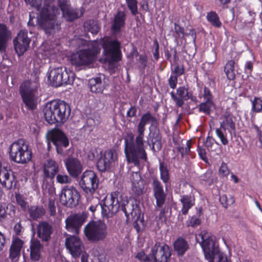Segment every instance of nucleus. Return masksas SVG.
Returning <instances> with one entry per match:
<instances>
[{
	"label": "nucleus",
	"instance_id": "b1692460",
	"mask_svg": "<svg viewBox=\"0 0 262 262\" xmlns=\"http://www.w3.org/2000/svg\"><path fill=\"white\" fill-rule=\"evenodd\" d=\"M170 95L176 105L179 107H182L184 104V101L188 100L190 97V94L188 90L184 86L179 88L177 90V94L173 92H171Z\"/></svg>",
	"mask_w": 262,
	"mask_h": 262
},
{
	"label": "nucleus",
	"instance_id": "09e8293b",
	"mask_svg": "<svg viewBox=\"0 0 262 262\" xmlns=\"http://www.w3.org/2000/svg\"><path fill=\"white\" fill-rule=\"evenodd\" d=\"M128 9L133 15L138 13L137 0H126Z\"/></svg>",
	"mask_w": 262,
	"mask_h": 262
},
{
	"label": "nucleus",
	"instance_id": "5fc2aeb1",
	"mask_svg": "<svg viewBox=\"0 0 262 262\" xmlns=\"http://www.w3.org/2000/svg\"><path fill=\"white\" fill-rule=\"evenodd\" d=\"M209 262H229L227 258L222 253L220 255H216L212 259L208 260Z\"/></svg>",
	"mask_w": 262,
	"mask_h": 262
},
{
	"label": "nucleus",
	"instance_id": "79ce46f5",
	"mask_svg": "<svg viewBox=\"0 0 262 262\" xmlns=\"http://www.w3.org/2000/svg\"><path fill=\"white\" fill-rule=\"evenodd\" d=\"M191 146V141L185 140L184 141V143L182 142V146H179L177 147V149L181 153V155L183 157L184 155L189 154V152H190Z\"/></svg>",
	"mask_w": 262,
	"mask_h": 262
},
{
	"label": "nucleus",
	"instance_id": "0e129e2a",
	"mask_svg": "<svg viewBox=\"0 0 262 262\" xmlns=\"http://www.w3.org/2000/svg\"><path fill=\"white\" fill-rule=\"evenodd\" d=\"M173 72V74H174V76H177V77H178L183 74L184 72V69L183 68L180 67L179 66H177L174 68Z\"/></svg>",
	"mask_w": 262,
	"mask_h": 262
},
{
	"label": "nucleus",
	"instance_id": "7ed1b4c3",
	"mask_svg": "<svg viewBox=\"0 0 262 262\" xmlns=\"http://www.w3.org/2000/svg\"><path fill=\"white\" fill-rule=\"evenodd\" d=\"M43 112L45 119L49 123H64L70 115L71 108L63 101H54L46 104Z\"/></svg>",
	"mask_w": 262,
	"mask_h": 262
},
{
	"label": "nucleus",
	"instance_id": "bb28decb",
	"mask_svg": "<svg viewBox=\"0 0 262 262\" xmlns=\"http://www.w3.org/2000/svg\"><path fill=\"white\" fill-rule=\"evenodd\" d=\"M30 258L33 261H38L41 257L43 246L38 239H32L30 243Z\"/></svg>",
	"mask_w": 262,
	"mask_h": 262
},
{
	"label": "nucleus",
	"instance_id": "e2e57ef3",
	"mask_svg": "<svg viewBox=\"0 0 262 262\" xmlns=\"http://www.w3.org/2000/svg\"><path fill=\"white\" fill-rule=\"evenodd\" d=\"M174 30L176 34L179 37H183L184 35V29L177 24H174Z\"/></svg>",
	"mask_w": 262,
	"mask_h": 262
},
{
	"label": "nucleus",
	"instance_id": "2eb2a0df",
	"mask_svg": "<svg viewBox=\"0 0 262 262\" xmlns=\"http://www.w3.org/2000/svg\"><path fill=\"white\" fill-rule=\"evenodd\" d=\"M117 160L116 152L113 150L105 151L99 158L97 167L100 171H105L110 169Z\"/></svg>",
	"mask_w": 262,
	"mask_h": 262
},
{
	"label": "nucleus",
	"instance_id": "2f4dec72",
	"mask_svg": "<svg viewBox=\"0 0 262 262\" xmlns=\"http://www.w3.org/2000/svg\"><path fill=\"white\" fill-rule=\"evenodd\" d=\"M174 250L179 255L182 256L189 248L188 243L182 237H179L174 243Z\"/></svg>",
	"mask_w": 262,
	"mask_h": 262
},
{
	"label": "nucleus",
	"instance_id": "4d7b16f0",
	"mask_svg": "<svg viewBox=\"0 0 262 262\" xmlns=\"http://www.w3.org/2000/svg\"><path fill=\"white\" fill-rule=\"evenodd\" d=\"M48 208L51 215L56 214V206L54 199L50 198L48 203Z\"/></svg>",
	"mask_w": 262,
	"mask_h": 262
},
{
	"label": "nucleus",
	"instance_id": "3c124183",
	"mask_svg": "<svg viewBox=\"0 0 262 262\" xmlns=\"http://www.w3.org/2000/svg\"><path fill=\"white\" fill-rule=\"evenodd\" d=\"M24 243L23 241L19 238H16L13 241L11 248L21 251V250L23 247Z\"/></svg>",
	"mask_w": 262,
	"mask_h": 262
},
{
	"label": "nucleus",
	"instance_id": "680f3d73",
	"mask_svg": "<svg viewBox=\"0 0 262 262\" xmlns=\"http://www.w3.org/2000/svg\"><path fill=\"white\" fill-rule=\"evenodd\" d=\"M201 224V220L196 217L193 216L190 221L188 223V226L195 227Z\"/></svg>",
	"mask_w": 262,
	"mask_h": 262
},
{
	"label": "nucleus",
	"instance_id": "4468645a",
	"mask_svg": "<svg viewBox=\"0 0 262 262\" xmlns=\"http://www.w3.org/2000/svg\"><path fill=\"white\" fill-rule=\"evenodd\" d=\"M150 262H167L171 256L168 246L156 243L151 249Z\"/></svg>",
	"mask_w": 262,
	"mask_h": 262
},
{
	"label": "nucleus",
	"instance_id": "473e14b6",
	"mask_svg": "<svg viewBox=\"0 0 262 262\" xmlns=\"http://www.w3.org/2000/svg\"><path fill=\"white\" fill-rule=\"evenodd\" d=\"M121 209L124 212L127 218L129 217V215L132 216H136L138 211L137 205L134 204L133 202L129 201H127L121 206Z\"/></svg>",
	"mask_w": 262,
	"mask_h": 262
},
{
	"label": "nucleus",
	"instance_id": "49530a36",
	"mask_svg": "<svg viewBox=\"0 0 262 262\" xmlns=\"http://www.w3.org/2000/svg\"><path fill=\"white\" fill-rule=\"evenodd\" d=\"M99 205V200L97 198H92L88 201L86 207H88L89 210L94 213Z\"/></svg>",
	"mask_w": 262,
	"mask_h": 262
},
{
	"label": "nucleus",
	"instance_id": "9d476101",
	"mask_svg": "<svg viewBox=\"0 0 262 262\" xmlns=\"http://www.w3.org/2000/svg\"><path fill=\"white\" fill-rule=\"evenodd\" d=\"M79 183L86 193L92 195L98 188L99 180L93 171L86 170L82 174Z\"/></svg>",
	"mask_w": 262,
	"mask_h": 262
},
{
	"label": "nucleus",
	"instance_id": "39448f33",
	"mask_svg": "<svg viewBox=\"0 0 262 262\" xmlns=\"http://www.w3.org/2000/svg\"><path fill=\"white\" fill-rule=\"evenodd\" d=\"M38 80L35 78L34 81L28 80L23 83L20 87V93L23 102L30 110H34L37 104V91Z\"/></svg>",
	"mask_w": 262,
	"mask_h": 262
},
{
	"label": "nucleus",
	"instance_id": "1a4fd4ad",
	"mask_svg": "<svg viewBox=\"0 0 262 262\" xmlns=\"http://www.w3.org/2000/svg\"><path fill=\"white\" fill-rule=\"evenodd\" d=\"M199 237L201 239L200 244L207 259H212L216 255L222 253L215 244L214 237L210 236L207 231H202Z\"/></svg>",
	"mask_w": 262,
	"mask_h": 262
},
{
	"label": "nucleus",
	"instance_id": "6e6552de",
	"mask_svg": "<svg viewBox=\"0 0 262 262\" xmlns=\"http://www.w3.org/2000/svg\"><path fill=\"white\" fill-rule=\"evenodd\" d=\"M97 46L98 43L94 42L93 50L90 49H82L73 54L71 58L72 64L78 68L92 63L100 50V48H97Z\"/></svg>",
	"mask_w": 262,
	"mask_h": 262
},
{
	"label": "nucleus",
	"instance_id": "5701e85b",
	"mask_svg": "<svg viewBox=\"0 0 262 262\" xmlns=\"http://www.w3.org/2000/svg\"><path fill=\"white\" fill-rule=\"evenodd\" d=\"M59 164L55 160L49 159L47 160L43 165V172L46 178L53 179L58 172Z\"/></svg>",
	"mask_w": 262,
	"mask_h": 262
},
{
	"label": "nucleus",
	"instance_id": "dca6fc26",
	"mask_svg": "<svg viewBox=\"0 0 262 262\" xmlns=\"http://www.w3.org/2000/svg\"><path fill=\"white\" fill-rule=\"evenodd\" d=\"M57 4L62 12L63 16L68 21H73L82 15L80 10L70 6L68 0H57Z\"/></svg>",
	"mask_w": 262,
	"mask_h": 262
},
{
	"label": "nucleus",
	"instance_id": "412c9836",
	"mask_svg": "<svg viewBox=\"0 0 262 262\" xmlns=\"http://www.w3.org/2000/svg\"><path fill=\"white\" fill-rule=\"evenodd\" d=\"M13 172L5 167L0 168V183L7 189H12L15 186Z\"/></svg>",
	"mask_w": 262,
	"mask_h": 262
},
{
	"label": "nucleus",
	"instance_id": "a18cd8bd",
	"mask_svg": "<svg viewBox=\"0 0 262 262\" xmlns=\"http://www.w3.org/2000/svg\"><path fill=\"white\" fill-rule=\"evenodd\" d=\"M220 201L224 208H227L234 203V199L232 196H228L226 194H223L220 197Z\"/></svg>",
	"mask_w": 262,
	"mask_h": 262
},
{
	"label": "nucleus",
	"instance_id": "cd10ccee",
	"mask_svg": "<svg viewBox=\"0 0 262 262\" xmlns=\"http://www.w3.org/2000/svg\"><path fill=\"white\" fill-rule=\"evenodd\" d=\"M52 233V226L47 222H42L37 225V236L42 241H48Z\"/></svg>",
	"mask_w": 262,
	"mask_h": 262
},
{
	"label": "nucleus",
	"instance_id": "58836bf2",
	"mask_svg": "<svg viewBox=\"0 0 262 262\" xmlns=\"http://www.w3.org/2000/svg\"><path fill=\"white\" fill-rule=\"evenodd\" d=\"M234 65V61L231 60L228 61L225 66V72L226 73L228 78L230 80H233L235 77Z\"/></svg>",
	"mask_w": 262,
	"mask_h": 262
},
{
	"label": "nucleus",
	"instance_id": "6ab92c4d",
	"mask_svg": "<svg viewBox=\"0 0 262 262\" xmlns=\"http://www.w3.org/2000/svg\"><path fill=\"white\" fill-rule=\"evenodd\" d=\"M14 48L16 52L20 56L28 49L30 39L27 35V32L24 30L20 31L13 40Z\"/></svg>",
	"mask_w": 262,
	"mask_h": 262
},
{
	"label": "nucleus",
	"instance_id": "6e6d98bb",
	"mask_svg": "<svg viewBox=\"0 0 262 262\" xmlns=\"http://www.w3.org/2000/svg\"><path fill=\"white\" fill-rule=\"evenodd\" d=\"M15 197L17 204L22 209L25 210L27 207V203L25 200L24 198L20 194H16Z\"/></svg>",
	"mask_w": 262,
	"mask_h": 262
},
{
	"label": "nucleus",
	"instance_id": "de8ad7c7",
	"mask_svg": "<svg viewBox=\"0 0 262 262\" xmlns=\"http://www.w3.org/2000/svg\"><path fill=\"white\" fill-rule=\"evenodd\" d=\"M252 110L256 113L262 111V100L259 98L255 97L252 101Z\"/></svg>",
	"mask_w": 262,
	"mask_h": 262
},
{
	"label": "nucleus",
	"instance_id": "c03bdc74",
	"mask_svg": "<svg viewBox=\"0 0 262 262\" xmlns=\"http://www.w3.org/2000/svg\"><path fill=\"white\" fill-rule=\"evenodd\" d=\"M152 138V149L156 151H159L162 148L161 137L159 134H154Z\"/></svg>",
	"mask_w": 262,
	"mask_h": 262
},
{
	"label": "nucleus",
	"instance_id": "ea45409f",
	"mask_svg": "<svg viewBox=\"0 0 262 262\" xmlns=\"http://www.w3.org/2000/svg\"><path fill=\"white\" fill-rule=\"evenodd\" d=\"M160 178L165 184H167L169 180V170L167 165L164 163H160Z\"/></svg>",
	"mask_w": 262,
	"mask_h": 262
},
{
	"label": "nucleus",
	"instance_id": "338daca9",
	"mask_svg": "<svg viewBox=\"0 0 262 262\" xmlns=\"http://www.w3.org/2000/svg\"><path fill=\"white\" fill-rule=\"evenodd\" d=\"M198 152L200 158L206 162L207 160V158L206 157V152L205 149L204 148H200L198 150Z\"/></svg>",
	"mask_w": 262,
	"mask_h": 262
},
{
	"label": "nucleus",
	"instance_id": "c756f323",
	"mask_svg": "<svg viewBox=\"0 0 262 262\" xmlns=\"http://www.w3.org/2000/svg\"><path fill=\"white\" fill-rule=\"evenodd\" d=\"M90 91L95 93H102L105 88V82L101 77L92 78L89 81Z\"/></svg>",
	"mask_w": 262,
	"mask_h": 262
},
{
	"label": "nucleus",
	"instance_id": "f8f14e48",
	"mask_svg": "<svg viewBox=\"0 0 262 262\" xmlns=\"http://www.w3.org/2000/svg\"><path fill=\"white\" fill-rule=\"evenodd\" d=\"M80 197L79 193L75 187L66 186L61 190L60 201L63 205L72 208L78 204Z\"/></svg>",
	"mask_w": 262,
	"mask_h": 262
},
{
	"label": "nucleus",
	"instance_id": "864d4df0",
	"mask_svg": "<svg viewBox=\"0 0 262 262\" xmlns=\"http://www.w3.org/2000/svg\"><path fill=\"white\" fill-rule=\"evenodd\" d=\"M20 252L21 251L18 250L10 247L9 255L10 258L13 261H17L20 255Z\"/></svg>",
	"mask_w": 262,
	"mask_h": 262
},
{
	"label": "nucleus",
	"instance_id": "20e7f679",
	"mask_svg": "<svg viewBox=\"0 0 262 262\" xmlns=\"http://www.w3.org/2000/svg\"><path fill=\"white\" fill-rule=\"evenodd\" d=\"M104 49L105 60L108 62L109 69L115 71L118 68L117 62L121 59L120 43L116 39L105 37L99 41Z\"/></svg>",
	"mask_w": 262,
	"mask_h": 262
},
{
	"label": "nucleus",
	"instance_id": "ddd939ff",
	"mask_svg": "<svg viewBox=\"0 0 262 262\" xmlns=\"http://www.w3.org/2000/svg\"><path fill=\"white\" fill-rule=\"evenodd\" d=\"M118 192L111 193L110 197L104 200L103 203L100 205L102 215L106 218L112 217L119 210V205L118 199Z\"/></svg>",
	"mask_w": 262,
	"mask_h": 262
},
{
	"label": "nucleus",
	"instance_id": "13d9d810",
	"mask_svg": "<svg viewBox=\"0 0 262 262\" xmlns=\"http://www.w3.org/2000/svg\"><path fill=\"white\" fill-rule=\"evenodd\" d=\"M203 96L205 101L213 102L212 96L210 93V90L207 87H205L204 89Z\"/></svg>",
	"mask_w": 262,
	"mask_h": 262
},
{
	"label": "nucleus",
	"instance_id": "a878e982",
	"mask_svg": "<svg viewBox=\"0 0 262 262\" xmlns=\"http://www.w3.org/2000/svg\"><path fill=\"white\" fill-rule=\"evenodd\" d=\"M66 165L68 172L74 178H77L82 170L80 162L75 158L68 159L66 161Z\"/></svg>",
	"mask_w": 262,
	"mask_h": 262
},
{
	"label": "nucleus",
	"instance_id": "c85d7f7f",
	"mask_svg": "<svg viewBox=\"0 0 262 262\" xmlns=\"http://www.w3.org/2000/svg\"><path fill=\"white\" fill-rule=\"evenodd\" d=\"M62 68H57L52 69L48 75V80L51 84L57 87L61 85Z\"/></svg>",
	"mask_w": 262,
	"mask_h": 262
},
{
	"label": "nucleus",
	"instance_id": "bf43d9fd",
	"mask_svg": "<svg viewBox=\"0 0 262 262\" xmlns=\"http://www.w3.org/2000/svg\"><path fill=\"white\" fill-rule=\"evenodd\" d=\"M178 81V77L177 76L171 75L168 79V83L170 87L173 89L176 88Z\"/></svg>",
	"mask_w": 262,
	"mask_h": 262
},
{
	"label": "nucleus",
	"instance_id": "e433bc0d",
	"mask_svg": "<svg viewBox=\"0 0 262 262\" xmlns=\"http://www.w3.org/2000/svg\"><path fill=\"white\" fill-rule=\"evenodd\" d=\"M84 27L85 31L91 32L93 34L98 33L100 29V27L98 23L93 20L86 21L84 23Z\"/></svg>",
	"mask_w": 262,
	"mask_h": 262
},
{
	"label": "nucleus",
	"instance_id": "f03ea898",
	"mask_svg": "<svg viewBox=\"0 0 262 262\" xmlns=\"http://www.w3.org/2000/svg\"><path fill=\"white\" fill-rule=\"evenodd\" d=\"M26 3L39 10L41 4V0H25ZM43 7L41 9L39 25L47 34H52L59 31L61 23L57 19L60 11L55 0H43Z\"/></svg>",
	"mask_w": 262,
	"mask_h": 262
},
{
	"label": "nucleus",
	"instance_id": "37998d69",
	"mask_svg": "<svg viewBox=\"0 0 262 262\" xmlns=\"http://www.w3.org/2000/svg\"><path fill=\"white\" fill-rule=\"evenodd\" d=\"M214 106L213 102L205 101L201 103L199 105V109L200 112L209 115L211 110L214 108Z\"/></svg>",
	"mask_w": 262,
	"mask_h": 262
},
{
	"label": "nucleus",
	"instance_id": "7c9ffc66",
	"mask_svg": "<svg viewBox=\"0 0 262 262\" xmlns=\"http://www.w3.org/2000/svg\"><path fill=\"white\" fill-rule=\"evenodd\" d=\"M125 14L123 11H119L115 15L111 28L114 33L119 32L124 25Z\"/></svg>",
	"mask_w": 262,
	"mask_h": 262
},
{
	"label": "nucleus",
	"instance_id": "a19ab883",
	"mask_svg": "<svg viewBox=\"0 0 262 262\" xmlns=\"http://www.w3.org/2000/svg\"><path fill=\"white\" fill-rule=\"evenodd\" d=\"M207 20L214 27L219 28L221 26V23L217 14L213 11L210 12L207 15Z\"/></svg>",
	"mask_w": 262,
	"mask_h": 262
},
{
	"label": "nucleus",
	"instance_id": "052dcab7",
	"mask_svg": "<svg viewBox=\"0 0 262 262\" xmlns=\"http://www.w3.org/2000/svg\"><path fill=\"white\" fill-rule=\"evenodd\" d=\"M219 173L222 176H226L229 173V170L227 168V165L223 163L219 169Z\"/></svg>",
	"mask_w": 262,
	"mask_h": 262
},
{
	"label": "nucleus",
	"instance_id": "0eeeda50",
	"mask_svg": "<svg viewBox=\"0 0 262 262\" xmlns=\"http://www.w3.org/2000/svg\"><path fill=\"white\" fill-rule=\"evenodd\" d=\"M10 156L12 160L25 163L32 158V151L29 149L27 142L24 139H19L13 142L10 147Z\"/></svg>",
	"mask_w": 262,
	"mask_h": 262
},
{
	"label": "nucleus",
	"instance_id": "4c0bfd02",
	"mask_svg": "<svg viewBox=\"0 0 262 262\" xmlns=\"http://www.w3.org/2000/svg\"><path fill=\"white\" fill-rule=\"evenodd\" d=\"M62 84H71L73 83L74 80V74L70 71H68L66 68H62Z\"/></svg>",
	"mask_w": 262,
	"mask_h": 262
},
{
	"label": "nucleus",
	"instance_id": "603ef678",
	"mask_svg": "<svg viewBox=\"0 0 262 262\" xmlns=\"http://www.w3.org/2000/svg\"><path fill=\"white\" fill-rule=\"evenodd\" d=\"M136 257L141 261L143 262H150L151 253L149 255H146L144 252H141L137 254Z\"/></svg>",
	"mask_w": 262,
	"mask_h": 262
},
{
	"label": "nucleus",
	"instance_id": "f3484780",
	"mask_svg": "<svg viewBox=\"0 0 262 262\" xmlns=\"http://www.w3.org/2000/svg\"><path fill=\"white\" fill-rule=\"evenodd\" d=\"M86 218L85 215L81 214L70 215L65 221L66 229L75 234H78L82 225L85 222Z\"/></svg>",
	"mask_w": 262,
	"mask_h": 262
},
{
	"label": "nucleus",
	"instance_id": "393cba45",
	"mask_svg": "<svg viewBox=\"0 0 262 262\" xmlns=\"http://www.w3.org/2000/svg\"><path fill=\"white\" fill-rule=\"evenodd\" d=\"M130 181L133 191L138 196L141 195L144 191V181L141 179L139 173L133 172L130 175Z\"/></svg>",
	"mask_w": 262,
	"mask_h": 262
},
{
	"label": "nucleus",
	"instance_id": "69168bd1",
	"mask_svg": "<svg viewBox=\"0 0 262 262\" xmlns=\"http://www.w3.org/2000/svg\"><path fill=\"white\" fill-rule=\"evenodd\" d=\"M154 44L155 45V49L154 50L153 54H154V58L156 60H157L159 57V43H158V42L157 41V40L154 41Z\"/></svg>",
	"mask_w": 262,
	"mask_h": 262
},
{
	"label": "nucleus",
	"instance_id": "4be33fe9",
	"mask_svg": "<svg viewBox=\"0 0 262 262\" xmlns=\"http://www.w3.org/2000/svg\"><path fill=\"white\" fill-rule=\"evenodd\" d=\"M152 186L157 206L161 207L165 203L166 194L164 192L161 182L157 178H155L153 179Z\"/></svg>",
	"mask_w": 262,
	"mask_h": 262
},
{
	"label": "nucleus",
	"instance_id": "aec40b11",
	"mask_svg": "<svg viewBox=\"0 0 262 262\" xmlns=\"http://www.w3.org/2000/svg\"><path fill=\"white\" fill-rule=\"evenodd\" d=\"M234 128L235 124L233 122V117L230 115H225L224 120L221 123V127L216 129V133L221 139L223 144L226 145L228 143V141L225 136L226 130Z\"/></svg>",
	"mask_w": 262,
	"mask_h": 262
},
{
	"label": "nucleus",
	"instance_id": "72a5a7b5",
	"mask_svg": "<svg viewBox=\"0 0 262 262\" xmlns=\"http://www.w3.org/2000/svg\"><path fill=\"white\" fill-rule=\"evenodd\" d=\"M183 204L182 212L183 214H186L188 210L194 204V198L190 195H184L181 199Z\"/></svg>",
	"mask_w": 262,
	"mask_h": 262
},
{
	"label": "nucleus",
	"instance_id": "f257e3e1",
	"mask_svg": "<svg viewBox=\"0 0 262 262\" xmlns=\"http://www.w3.org/2000/svg\"><path fill=\"white\" fill-rule=\"evenodd\" d=\"M147 123L152 125L158 124L155 117L150 113L144 114L140 120L137 127V135L135 141H134V135L131 134L128 139L125 140V154L128 162L133 163L135 165L139 164V159L146 161L147 155L144 148L143 138L144 136L145 126Z\"/></svg>",
	"mask_w": 262,
	"mask_h": 262
},
{
	"label": "nucleus",
	"instance_id": "774afa93",
	"mask_svg": "<svg viewBox=\"0 0 262 262\" xmlns=\"http://www.w3.org/2000/svg\"><path fill=\"white\" fill-rule=\"evenodd\" d=\"M137 109L134 106H132L127 112V116L129 117H133L136 116Z\"/></svg>",
	"mask_w": 262,
	"mask_h": 262
},
{
	"label": "nucleus",
	"instance_id": "c9c22d12",
	"mask_svg": "<svg viewBox=\"0 0 262 262\" xmlns=\"http://www.w3.org/2000/svg\"><path fill=\"white\" fill-rule=\"evenodd\" d=\"M28 211L30 217L33 220H37L45 213V210L43 208L36 206H31L29 208Z\"/></svg>",
	"mask_w": 262,
	"mask_h": 262
},
{
	"label": "nucleus",
	"instance_id": "9b49d317",
	"mask_svg": "<svg viewBox=\"0 0 262 262\" xmlns=\"http://www.w3.org/2000/svg\"><path fill=\"white\" fill-rule=\"evenodd\" d=\"M48 147L50 148V142L56 146L58 154L63 153V148H66L69 144V140L64 134L60 129H55L50 131L47 135Z\"/></svg>",
	"mask_w": 262,
	"mask_h": 262
},
{
	"label": "nucleus",
	"instance_id": "f704fd0d",
	"mask_svg": "<svg viewBox=\"0 0 262 262\" xmlns=\"http://www.w3.org/2000/svg\"><path fill=\"white\" fill-rule=\"evenodd\" d=\"M10 38V33L5 25H0V50L4 49L6 43Z\"/></svg>",
	"mask_w": 262,
	"mask_h": 262
},
{
	"label": "nucleus",
	"instance_id": "8fccbe9b",
	"mask_svg": "<svg viewBox=\"0 0 262 262\" xmlns=\"http://www.w3.org/2000/svg\"><path fill=\"white\" fill-rule=\"evenodd\" d=\"M56 181L61 184H69L72 181L69 176L64 174H58L56 176Z\"/></svg>",
	"mask_w": 262,
	"mask_h": 262
},
{
	"label": "nucleus",
	"instance_id": "a211bd4d",
	"mask_svg": "<svg viewBox=\"0 0 262 262\" xmlns=\"http://www.w3.org/2000/svg\"><path fill=\"white\" fill-rule=\"evenodd\" d=\"M67 249L73 257H78L81 254L83 247L81 239L75 235L67 237L65 242Z\"/></svg>",
	"mask_w": 262,
	"mask_h": 262
},
{
	"label": "nucleus",
	"instance_id": "423d86ee",
	"mask_svg": "<svg viewBox=\"0 0 262 262\" xmlns=\"http://www.w3.org/2000/svg\"><path fill=\"white\" fill-rule=\"evenodd\" d=\"M86 239L90 242L98 243L104 241L108 235L106 225L100 221H92L83 228Z\"/></svg>",
	"mask_w": 262,
	"mask_h": 262
}]
</instances>
